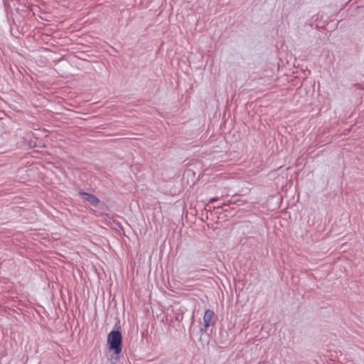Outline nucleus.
I'll list each match as a JSON object with an SVG mask.
<instances>
[{
  "instance_id": "obj_2",
  "label": "nucleus",
  "mask_w": 364,
  "mask_h": 364,
  "mask_svg": "<svg viewBox=\"0 0 364 364\" xmlns=\"http://www.w3.org/2000/svg\"><path fill=\"white\" fill-rule=\"evenodd\" d=\"M215 323L214 312L211 310H207L203 316L204 330L206 331L208 327L213 326Z\"/></svg>"
},
{
  "instance_id": "obj_3",
  "label": "nucleus",
  "mask_w": 364,
  "mask_h": 364,
  "mask_svg": "<svg viewBox=\"0 0 364 364\" xmlns=\"http://www.w3.org/2000/svg\"><path fill=\"white\" fill-rule=\"evenodd\" d=\"M79 195L83 200L88 202L90 204L94 206H96L99 203V200L96 197L87 193L80 192Z\"/></svg>"
},
{
  "instance_id": "obj_1",
  "label": "nucleus",
  "mask_w": 364,
  "mask_h": 364,
  "mask_svg": "<svg viewBox=\"0 0 364 364\" xmlns=\"http://www.w3.org/2000/svg\"><path fill=\"white\" fill-rule=\"evenodd\" d=\"M122 336L119 331H112L107 336L109 349L114 353L119 354L122 351Z\"/></svg>"
}]
</instances>
